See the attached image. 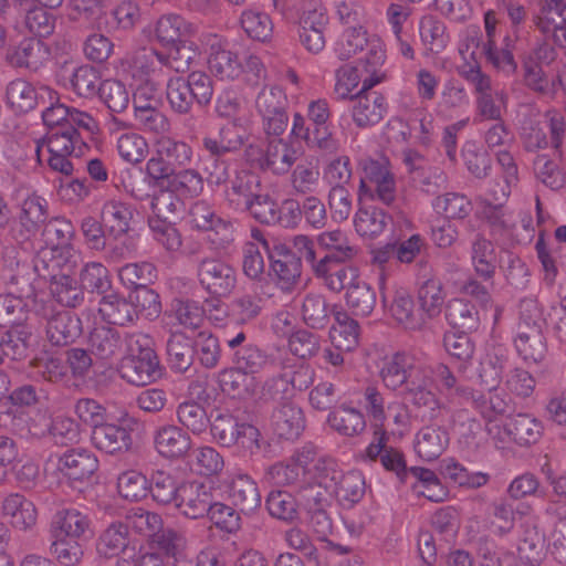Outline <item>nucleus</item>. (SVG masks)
<instances>
[{
    "label": "nucleus",
    "mask_w": 566,
    "mask_h": 566,
    "mask_svg": "<svg viewBox=\"0 0 566 566\" xmlns=\"http://www.w3.org/2000/svg\"><path fill=\"white\" fill-rule=\"evenodd\" d=\"M50 56L48 46L39 39H24L7 52V61L13 67L36 72Z\"/></svg>",
    "instance_id": "nucleus-18"
},
{
    "label": "nucleus",
    "mask_w": 566,
    "mask_h": 566,
    "mask_svg": "<svg viewBox=\"0 0 566 566\" xmlns=\"http://www.w3.org/2000/svg\"><path fill=\"white\" fill-rule=\"evenodd\" d=\"M449 444V433L441 427H423L416 436L415 450L424 461L438 459Z\"/></svg>",
    "instance_id": "nucleus-33"
},
{
    "label": "nucleus",
    "mask_w": 566,
    "mask_h": 566,
    "mask_svg": "<svg viewBox=\"0 0 566 566\" xmlns=\"http://www.w3.org/2000/svg\"><path fill=\"white\" fill-rule=\"evenodd\" d=\"M49 553L63 566L77 565L84 555L83 548L74 538L62 537L60 534L52 535Z\"/></svg>",
    "instance_id": "nucleus-64"
},
{
    "label": "nucleus",
    "mask_w": 566,
    "mask_h": 566,
    "mask_svg": "<svg viewBox=\"0 0 566 566\" xmlns=\"http://www.w3.org/2000/svg\"><path fill=\"white\" fill-rule=\"evenodd\" d=\"M191 468L201 476H217L224 468V459L212 447H199L191 453Z\"/></svg>",
    "instance_id": "nucleus-53"
},
{
    "label": "nucleus",
    "mask_w": 566,
    "mask_h": 566,
    "mask_svg": "<svg viewBox=\"0 0 566 566\" xmlns=\"http://www.w3.org/2000/svg\"><path fill=\"white\" fill-rule=\"evenodd\" d=\"M231 186L226 191L229 203L239 210H244L249 201L261 190L260 178L248 170H240L230 180Z\"/></svg>",
    "instance_id": "nucleus-29"
},
{
    "label": "nucleus",
    "mask_w": 566,
    "mask_h": 566,
    "mask_svg": "<svg viewBox=\"0 0 566 566\" xmlns=\"http://www.w3.org/2000/svg\"><path fill=\"white\" fill-rule=\"evenodd\" d=\"M469 334L464 332L447 333L443 337L444 349L450 356L463 363L460 366V370L463 373L467 371L468 363L472 359L475 350V345Z\"/></svg>",
    "instance_id": "nucleus-61"
},
{
    "label": "nucleus",
    "mask_w": 566,
    "mask_h": 566,
    "mask_svg": "<svg viewBox=\"0 0 566 566\" xmlns=\"http://www.w3.org/2000/svg\"><path fill=\"white\" fill-rule=\"evenodd\" d=\"M199 56L198 49L187 41L172 45L167 54H164V65L177 73H186Z\"/></svg>",
    "instance_id": "nucleus-58"
},
{
    "label": "nucleus",
    "mask_w": 566,
    "mask_h": 566,
    "mask_svg": "<svg viewBox=\"0 0 566 566\" xmlns=\"http://www.w3.org/2000/svg\"><path fill=\"white\" fill-rule=\"evenodd\" d=\"M88 344L94 355L102 359H109L120 353L123 342L117 329L98 326L90 333Z\"/></svg>",
    "instance_id": "nucleus-42"
},
{
    "label": "nucleus",
    "mask_w": 566,
    "mask_h": 566,
    "mask_svg": "<svg viewBox=\"0 0 566 566\" xmlns=\"http://www.w3.org/2000/svg\"><path fill=\"white\" fill-rule=\"evenodd\" d=\"M327 422L332 429L345 437L359 436L366 429V420L363 412L347 405H342L331 411Z\"/></svg>",
    "instance_id": "nucleus-34"
},
{
    "label": "nucleus",
    "mask_w": 566,
    "mask_h": 566,
    "mask_svg": "<svg viewBox=\"0 0 566 566\" xmlns=\"http://www.w3.org/2000/svg\"><path fill=\"white\" fill-rule=\"evenodd\" d=\"M46 96L54 97V91L48 86L36 90L23 78H15L7 86L8 103L19 113H28L36 106H44L46 104Z\"/></svg>",
    "instance_id": "nucleus-12"
},
{
    "label": "nucleus",
    "mask_w": 566,
    "mask_h": 566,
    "mask_svg": "<svg viewBox=\"0 0 566 566\" xmlns=\"http://www.w3.org/2000/svg\"><path fill=\"white\" fill-rule=\"evenodd\" d=\"M345 302L354 315L368 316L377 302L376 291L360 277L346 291Z\"/></svg>",
    "instance_id": "nucleus-41"
},
{
    "label": "nucleus",
    "mask_w": 566,
    "mask_h": 566,
    "mask_svg": "<svg viewBox=\"0 0 566 566\" xmlns=\"http://www.w3.org/2000/svg\"><path fill=\"white\" fill-rule=\"evenodd\" d=\"M248 159L263 171L274 175L287 174L297 159L296 150L281 136L269 137L264 150L250 145L245 149Z\"/></svg>",
    "instance_id": "nucleus-5"
},
{
    "label": "nucleus",
    "mask_w": 566,
    "mask_h": 566,
    "mask_svg": "<svg viewBox=\"0 0 566 566\" xmlns=\"http://www.w3.org/2000/svg\"><path fill=\"white\" fill-rule=\"evenodd\" d=\"M269 275L277 289L283 292H292L301 281V258L290 250H281L277 256L271 255Z\"/></svg>",
    "instance_id": "nucleus-14"
},
{
    "label": "nucleus",
    "mask_w": 566,
    "mask_h": 566,
    "mask_svg": "<svg viewBox=\"0 0 566 566\" xmlns=\"http://www.w3.org/2000/svg\"><path fill=\"white\" fill-rule=\"evenodd\" d=\"M394 214L377 207L359 208L354 219L355 229L361 237H378L392 221Z\"/></svg>",
    "instance_id": "nucleus-37"
},
{
    "label": "nucleus",
    "mask_w": 566,
    "mask_h": 566,
    "mask_svg": "<svg viewBox=\"0 0 566 566\" xmlns=\"http://www.w3.org/2000/svg\"><path fill=\"white\" fill-rule=\"evenodd\" d=\"M213 438L222 447H232L240 443L243 448H259L260 432L256 427L239 422L230 413H220L210 423Z\"/></svg>",
    "instance_id": "nucleus-7"
},
{
    "label": "nucleus",
    "mask_w": 566,
    "mask_h": 566,
    "mask_svg": "<svg viewBox=\"0 0 566 566\" xmlns=\"http://www.w3.org/2000/svg\"><path fill=\"white\" fill-rule=\"evenodd\" d=\"M265 506L274 518L290 524L298 520L297 499L287 491H271L265 499Z\"/></svg>",
    "instance_id": "nucleus-46"
},
{
    "label": "nucleus",
    "mask_w": 566,
    "mask_h": 566,
    "mask_svg": "<svg viewBox=\"0 0 566 566\" xmlns=\"http://www.w3.org/2000/svg\"><path fill=\"white\" fill-rule=\"evenodd\" d=\"M137 216L138 211L133 203L116 198L104 201L99 211V218L107 234L114 239H119L133 231Z\"/></svg>",
    "instance_id": "nucleus-11"
},
{
    "label": "nucleus",
    "mask_w": 566,
    "mask_h": 566,
    "mask_svg": "<svg viewBox=\"0 0 566 566\" xmlns=\"http://www.w3.org/2000/svg\"><path fill=\"white\" fill-rule=\"evenodd\" d=\"M420 364L407 353H396L391 357L386 358L380 369V377L387 388L396 390L403 387L408 381L411 373Z\"/></svg>",
    "instance_id": "nucleus-24"
},
{
    "label": "nucleus",
    "mask_w": 566,
    "mask_h": 566,
    "mask_svg": "<svg viewBox=\"0 0 566 566\" xmlns=\"http://www.w3.org/2000/svg\"><path fill=\"white\" fill-rule=\"evenodd\" d=\"M98 313L104 322L113 325L126 326L138 319V310L134 307L129 297L125 298L116 293L101 298Z\"/></svg>",
    "instance_id": "nucleus-22"
},
{
    "label": "nucleus",
    "mask_w": 566,
    "mask_h": 566,
    "mask_svg": "<svg viewBox=\"0 0 566 566\" xmlns=\"http://www.w3.org/2000/svg\"><path fill=\"white\" fill-rule=\"evenodd\" d=\"M503 430L511 441L521 447H527L539 440L543 426L531 415L517 413L505 419Z\"/></svg>",
    "instance_id": "nucleus-21"
},
{
    "label": "nucleus",
    "mask_w": 566,
    "mask_h": 566,
    "mask_svg": "<svg viewBox=\"0 0 566 566\" xmlns=\"http://www.w3.org/2000/svg\"><path fill=\"white\" fill-rule=\"evenodd\" d=\"M122 284L134 291L150 285L157 279V269L150 262L128 263L118 270Z\"/></svg>",
    "instance_id": "nucleus-50"
},
{
    "label": "nucleus",
    "mask_w": 566,
    "mask_h": 566,
    "mask_svg": "<svg viewBox=\"0 0 566 566\" xmlns=\"http://www.w3.org/2000/svg\"><path fill=\"white\" fill-rule=\"evenodd\" d=\"M301 315L311 328H324L329 323V308L326 297L319 292H308L302 301Z\"/></svg>",
    "instance_id": "nucleus-45"
},
{
    "label": "nucleus",
    "mask_w": 566,
    "mask_h": 566,
    "mask_svg": "<svg viewBox=\"0 0 566 566\" xmlns=\"http://www.w3.org/2000/svg\"><path fill=\"white\" fill-rule=\"evenodd\" d=\"M91 521L86 514L76 509H61L55 512L50 524L52 535L80 538L88 531Z\"/></svg>",
    "instance_id": "nucleus-28"
},
{
    "label": "nucleus",
    "mask_w": 566,
    "mask_h": 566,
    "mask_svg": "<svg viewBox=\"0 0 566 566\" xmlns=\"http://www.w3.org/2000/svg\"><path fill=\"white\" fill-rule=\"evenodd\" d=\"M178 495L175 507L191 520L207 516L214 501L212 488L197 480L181 482Z\"/></svg>",
    "instance_id": "nucleus-8"
},
{
    "label": "nucleus",
    "mask_w": 566,
    "mask_h": 566,
    "mask_svg": "<svg viewBox=\"0 0 566 566\" xmlns=\"http://www.w3.org/2000/svg\"><path fill=\"white\" fill-rule=\"evenodd\" d=\"M98 97L112 113L124 112L129 104L126 86L117 80H105L98 86Z\"/></svg>",
    "instance_id": "nucleus-57"
},
{
    "label": "nucleus",
    "mask_w": 566,
    "mask_h": 566,
    "mask_svg": "<svg viewBox=\"0 0 566 566\" xmlns=\"http://www.w3.org/2000/svg\"><path fill=\"white\" fill-rule=\"evenodd\" d=\"M335 324L329 329V338L333 345L353 350L358 345L359 325L345 311L334 313Z\"/></svg>",
    "instance_id": "nucleus-40"
},
{
    "label": "nucleus",
    "mask_w": 566,
    "mask_h": 566,
    "mask_svg": "<svg viewBox=\"0 0 566 566\" xmlns=\"http://www.w3.org/2000/svg\"><path fill=\"white\" fill-rule=\"evenodd\" d=\"M181 490V483H178L170 474L158 471L153 475L149 483V492L154 501L161 505L177 503L178 493Z\"/></svg>",
    "instance_id": "nucleus-60"
},
{
    "label": "nucleus",
    "mask_w": 566,
    "mask_h": 566,
    "mask_svg": "<svg viewBox=\"0 0 566 566\" xmlns=\"http://www.w3.org/2000/svg\"><path fill=\"white\" fill-rule=\"evenodd\" d=\"M91 439L96 449L112 455L129 452L133 448L132 430L107 420L92 430Z\"/></svg>",
    "instance_id": "nucleus-15"
},
{
    "label": "nucleus",
    "mask_w": 566,
    "mask_h": 566,
    "mask_svg": "<svg viewBox=\"0 0 566 566\" xmlns=\"http://www.w3.org/2000/svg\"><path fill=\"white\" fill-rule=\"evenodd\" d=\"M331 493L336 496L343 506L352 507L365 494V480L359 471L342 472Z\"/></svg>",
    "instance_id": "nucleus-43"
},
{
    "label": "nucleus",
    "mask_w": 566,
    "mask_h": 566,
    "mask_svg": "<svg viewBox=\"0 0 566 566\" xmlns=\"http://www.w3.org/2000/svg\"><path fill=\"white\" fill-rule=\"evenodd\" d=\"M33 334L25 325L10 327L0 339V364L4 358L22 360L27 358Z\"/></svg>",
    "instance_id": "nucleus-31"
},
{
    "label": "nucleus",
    "mask_w": 566,
    "mask_h": 566,
    "mask_svg": "<svg viewBox=\"0 0 566 566\" xmlns=\"http://www.w3.org/2000/svg\"><path fill=\"white\" fill-rule=\"evenodd\" d=\"M191 446L190 436L178 426L165 424L154 432V447L165 459H181L189 452Z\"/></svg>",
    "instance_id": "nucleus-17"
},
{
    "label": "nucleus",
    "mask_w": 566,
    "mask_h": 566,
    "mask_svg": "<svg viewBox=\"0 0 566 566\" xmlns=\"http://www.w3.org/2000/svg\"><path fill=\"white\" fill-rule=\"evenodd\" d=\"M43 144L46 145L49 151L48 165L50 168L65 176H71L74 169L70 158L81 157L88 149L77 128L72 125L56 126L36 143L35 154L39 161H41Z\"/></svg>",
    "instance_id": "nucleus-3"
},
{
    "label": "nucleus",
    "mask_w": 566,
    "mask_h": 566,
    "mask_svg": "<svg viewBox=\"0 0 566 566\" xmlns=\"http://www.w3.org/2000/svg\"><path fill=\"white\" fill-rule=\"evenodd\" d=\"M125 344L126 355L118 368L120 377L134 386L156 381L161 371L153 338L144 333H132L126 335Z\"/></svg>",
    "instance_id": "nucleus-1"
},
{
    "label": "nucleus",
    "mask_w": 566,
    "mask_h": 566,
    "mask_svg": "<svg viewBox=\"0 0 566 566\" xmlns=\"http://www.w3.org/2000/svg\"><path fill=\"white\" fill-rule=\"evenodd\" d=\"M229 497L241 513L250 514L261 506V494L256 483L247 474L232 479L228 488Z\"/></svg>",
    "instance_id": "nucleus-23"
},
{
    "label": "nucleus",
    "mask_w": 566,
    "mask_h": 566,
    "mask_svg": "<svg viewBox=\"0 0 566 566\" xmlns=\"http://www.w3.org/2000/svg\"><path fill=\"white\" fill-rule=\"evenodd\" d=\"M98 468L95 454L86 449H71L59 459L57 469L70 480L83 481L91 478Z\"/></svg>",
    "instance_id": "nucleus-20"
},
{
    "label": "nucleus",
    "mask_w": 566,
    "mask_h": 566,
    "mask_svg": "<svg viewBox=\"0 0 566 566\" xmlns=\"http://www.w3.org/2000/svg\"><path fill=\"white\" fill-rule=\"evenodd\" d=\"M317 244L326 253L322 258L333 261H350L357 254V249L340 230L325 231L317 235Z\"/></svg>",
    "instance_id": "nucleus-38"
},
{
    "label": "nucleus",
    "mask_w": 566,
    "mask_h": 566,
    "mask_svg": "<svg viewBox=\"0 0 566 566\" xmlns=\"http://www.w3.org/2000/svg\"><path fill=\"white\" fill-rule=\"evenodd\" d=\"M197 279L201 287L212 296L226 297L237 285V272L224 260L206 256L197 264Z\"/></svg>",
    "instance_id": "nucleus-6"
},
{
    "label": "nucleus",
    "mask_w": 566,
    "mask_h": 566,
    "mask_svg": "<svg viewBox=\"0 0 566 566\" xmlns=\"http://www.w3.org/2000/svg\"><path fill=\"white\" fill-rule=\"evenodd\" d=\"M271 428L280 440L295 441L305 429L303 410L291 401L280 403L272 412Z\"/></svg>",
    "instance_id": "nucleus-13"
},
{
    "label": "nucleus",
    "mask_w": 566,
    "mask_h": 566,
    "mask_svg": "<svg viewBox=\"0 0 566 566\" xmlns=\"http://www.w3.org/2000/svg\"><path fill=\"white\" fill-rule=\"evenodd\" d=\"M193 339L182 332H172L167 339L166 353L170 368L177 373H186L195 359Z\"/></svg>",
    "instance_id": "nucleus-27"
},
{
    "label": "nucleus",
    "mask_w": 566,
    "mask_h": 566,
    "mask_svg": "<svg viewBox=\"0 0 566 566\" xmlns=\"http://www.w3.org/2000/svg\"><path fill=\"white\" fill-rule=\"evenodd\" d=\"M50 292L54 300L65 307L75 308L84 303V291L77 281L66 274L52 275Z\"/></svg>",
    "instance_id": "nucleus-39"
},
{
    "label": "nucleus",
    "mask_w": 566,
    "mask_h": 566,
    "mask_svg": "<svg viewBox=\"0 0 566 566\" xmlns=\"http://www.w3.org/2000/svg\"><path fill=\"white\" fill-rule=\"evenodd\" d=\"M444 298L442 283L438 277H428L420 284L418 300L428 318H433L441 313Z\"/></svg>",
    "instance_id": "nucleus-47"
},
{
    "label": "nucleus",
    "mask_w": 566,
    "mask_h": 566,
    "mask_svg": "<svg viewBox=\"0 0 566 566\" xmlns=\"http://www.w3.org/2000/svg\"><path fill=\"white\" fill-rule=\"evenodd\" d=\"M253 380L247 371L234 366L226 368L219 374V384L223 392L234 397L244 398L253 392Z\"/></svg>",
    "instance_id": "nucleus-48"
},
{
    "label": "nucleus",
    "mask_w": 566,
    "mask_h": 566,
    "mask_svg": "<svg viewBox=\"0 0 566 566\" xmlns=\"http://www.w3.org/2000/svg\"><path fill=\"white\" fill-rule=\"evenodd\" d=\"M208 66L210 72L220 80H234L242 72L238 55L219 45H211Z\"/></svg>",
    "instance_id": "nucleus-44"
},
{
    "label": "nucleus",
    "mask_w": 566,
    "mask_h": 566,
    "mask_svg": "<svg viewBox=\"0 0 566 566\" xmlns=\"http://www.w3.org/2000/svg\"><path fill=\"white\" fill-rule=\"evenodd\" d=\"M471 260L475 273L485 281H492L499 264L493 243L478 234L472 242Z\"/></svg>",
    "instance_id": "nucleus-35"
},
{
    "label": "nucleus",
    "mask_w": 566,
    "mask_h": 566,
    "mask_svg": "<svg viewBox=\"0 0 566 566\" xmlns=\"http://www.w3.org/2000/svg\"><path fill=\"white\" fill-rule=\"evenodd\" d=\"M178 421L193 434H201L207 430L210 420L206 409L196 401H185L177 408Z\"/></svg>",
    "instance_id": "nucleus-62"
},
{
    "label": "nucleus",
    "mask_w": 566,
    "mask_h": 566,
    "mask_svg": "<svg viewBox=\"0 0 566 566\" xmlns=\"http://www.w3.org/2000/svg\"><path fill=\"white\" fill-rule=\"evenodd\" d=\"M45 332L52 345L66 346L82 334V321L70 311H53L46 315Z\"/></svg>",
    "instance_id": "nucleus-16"
},
{
    "label": "nucleus",
    "mask_w": 566,
    "mask_h": 566,
    "mask_svg": "<svg viewBox=\"0 0 566 566\" xmlns=\"http://www.w3.org/2000/svg\"><path fill=\"white\" fill-rule=\"evenodd\" d=\"M48 219V202L42 197L32 195L22 202L21 226L28 234H35Z\"/></svg>",
    "instance_id": "nucleus-49"
},
{
    "label": "nucleus",
    "mask_w": 566,
    "mask_h": 566,
    "mask_svg": "<svg viewBox=\"0 0 566 566\" xmlns=\"http://www.w3.org/2000/svg\"><path fill=\"white\" fill-rule=\"evenodd\" d=\"M388 439L386 429L377 427L373 432L371 442L365 450V457L370 461L379 459L387 471L394 472L402 483H408L405 455L399 449L387 446Z\"/></svg>",
    "instance_id": "nucleus-9"
},
{
    "label": "nucleus",
    "mask_w": 566,
    "mask_h": 566,
    "mask_svg": "<svg viewBox=\"0 0 566 566\" xmlns=\"http://www.w3.org/2000/svg\"><path fill=\"white\" fill-rule=\"evenodd\" d=\"M167 188L181 199H193L199 197L205 188L203 178L196 169L175 170L164 178Z\"/></svg>",
    "instance_id": "nucleus-36"
},
{
    "label": "nucleus",
    "mask_w": 566,
    "mask_h": 566,
    "mask_svg": "<svg viewBox=\"0 0 566 566\" xmlns=\"http://www.w3.org/2000/svg\"><path fill=\"white\" fill-rule=\"evenodd\" d=\"M509 356L501 350H494L480 361L474 373L467 375L468 379H475L490 391L495 390L502 380L504 370L509 367Z\"/></svg>",
    "instance_id": "nucleus-26"
},
{
    "label": "nucleus",
    "mask_w": 566,
    "mask_h": 566,
    "mask_svg": "<svg viewBox=\"0 0 566 566\" xmlns=\"http://www.w3.org/2000/svg\"><path fill=\"white\" fill-rule=\"evenodd\" d=\"M78 277L83 291L103 294L111 287L108 270L99 262L86 263Z\"/></svg>",
    "instance_id": "nucleus-63"
},
{
    "label": "nucleus",
    "mask_w": 566,
    "mask_h": 566,
    "mask_svg": "<svg viewBox=\"0 0 566 566\" xmlns=\"http://www.w3.org/2000/svg\"><path fill=\"white\" fill-rule=\"evenodd\" d=\"M192 148L182 140L161 135L155 143V154L147 161L146 171L158 185L165 177L190 163ZM163 186V184H160Z\"/></svg>",
    "instance_id": "nucleus-4"
},
{
    "label": "nucleus",
    "mask_w": 566,
    "mask_h": 566,
    "mask_svg": "<svg viewBox=\"0 0 566 566\" xmlns=\"http://www.w3.org/2000/svg\"><path fill=\"white\" fill-rule=\"evenodd\" d=\"M243 211H248L250 216L260 223L276 224L282 221L281 210L276 201L263 189L249 201Z\"/></svg>",
    "instance_id": "nucleus-51"
},
{
    "label": "nucleus",
    "mask_w": 566,
    "mask_h": 566,
    "mask_svg": "<svg viewBox=\"0 0 566 566\" xmlns=\"http://www.w3.org/2000/svg\"><path fill=\"white\" fill-rule=\"evenodd\" d=\"M129 544L128 524L124 522L111 523L96 539V552L104 558L120 555Z\"/></svg>",
    "instance_id": "nucleus-32"
},
{
    "label": "nucleus",
    "mask_w": 566,
    "mask_h": 566,
    "mask_svg": "<svg viewBox=\"0 0 566 566\" xmlns=\"http://www.w3.org/2000/svg\"><path fill=\"white\" fill-rule=\"evenodd\" d=\"M545 319L533 300H522L514 345L520 357L527 365L544 364L548 353L544 335Z\"/></svg>",
    "instance_id": "nucleus-2"
},
{
    "label": "nucleus",
    "mask_w": 566,
    "mask_h": 566,
    "mask_svg": "<svg viewBox=\"0 0 566 566\" xmlns=\"http://www.w3.org/2000/svg\"><path fill=\"white\" fill-rule=\"evenodd\" d=\"M350 101L352 117L356 126L366 128L378 124L387 112V102L381 93L354 94Z\"/></svg>",
    "instance_id": "nucleus-19"
},
{
    "label": "nucleus",
    "mask_w": 566,
    "mask_h": 566,
    "mask_svg": "<svg viewBox=\"0 0 566 566\" xmlns=\"http://www.w3.org/2000/svg\"><path fill=\"white\" fill-rule=\"evenodd\" d=\"M346 262L319 258L318 263L314 265L313 274L324 287L333 293L347 291L360 276L358 269L347 265Z\"/></svg>",
    "instance_id": "nucleus-10"
},
{
    "label": "nucleus",
    "mask_w": 566,
    "mask_h": 566,
    "mask_svg": "<svg viewBox=\"0 0 566 566\" xmlns=\"http://www.w3.org/2000/svg\"><path fill=\"white\" fill-rule=\"evenodd\" d=\"M190 32V25L177 14L163 15L156 25V36L164 44L175 45Z\"/></svg>",
    "instance_id": "nucleus-56"
},
{
    "label": "nucleus",
    "mask_w": 566,
    "mask_h": 566,
    "mask_svg": "<svg viewBox=\"0 0 566 566\" xmlns=\"http://www.w3.org/2000/svg\"><path fill=\"white\" fill-rule=\"evenodd\" d=\"M392 317L408 329H419L424 324L422 316L415 314V303L406 290L395 293L390 306Z\"/></svg>",
    "instance_id": "nucleus-52"
},
{
    "label": "nucleus",
    "mask_w": 566,
    "mask_h": 566,
    "mask_svg": "<svg viewBox=\"0 0 566 566\" xmlns=\"http://www.w3.org/2000/svg\"><path fill=\"white\" fill-rule=\"evenodd\" d=\"M446 318L454 329L464 333L475 332L481 323L475 304L462 297H455L448 302Z\"/></svg>",
    "instance_id": "nucleus-25"
},
{
    "label": "nucleus",
    "mask_w": 566,
    "mask_h": 566,
    "mask_svg": "<svg viewBox=\"0 0 566 566\" xmlns=\"http://www.w3.org/2000/svg\"><path fill=\"white\" fill-rule=\"evenodd\" d=\"M433 208L437 212L443 213L447 219H464L471 213L473 206L467 196L447 192L434 199Z\"/></svg>",
    "instance_id": "nucleus-55"
},
{
    "label": "nucleus",
    "mask_w": 566,
    "mask_h": 566,
    "mask_svg": "<svg viewBox=\"0 0 566 566\" xmlns=\"http://www.w3.org/2000/svg\"><path fill=\"white\" fill-rule=\"evenodd\" d=\"M117 490L123 499L130 502H137L147 496L149 492V483L144 474L129 470L123 472L118 476Z\"/></svg>",
    "instance_id": "nucleus-59"
},
{
    "label": "nucleus",
    "mask_w": 566,
    "mask_h": 566,
    "mask_svg": "<svg viewBox=\"0 0 566 566\" xmlns=\"http://www.w3.org/2000/svg\"><path fill=\"white\" fill-rule=\"evenodd\" d=\"M518 556L530 566H538L546 557L545 534L535 524L525 523L518 544Z\"/></svg>",
    "instance_id": "nucleus-30"
},
{
    "label": "nucleus",
    "mask_w": 566,
    "mask_h": 566,
    "mask_svg": "<svg viewBox=\"0 0 566 566\" xmlns=\"http://www.w3.org/2000/svg\"><path fill=\"white\" fill-rule=\"evenodd\" d=\"M166 96L171 109L179 115L189 114L196 104L184 76H175L168 80Z\"/></svg>",
    "instance_id": "nucleus-54"
}]
</instances>
